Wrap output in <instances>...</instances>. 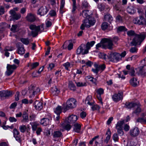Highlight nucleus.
<instances>
[{
	"label": "nucleus",
	"instance_id": "obj_1",
	"mask_svg": "<svg viewBox=\"0 0 146 146\" xmlns=\"http://www.w3.org/2000/svg\"><path fill=\"white\" fill-rule=\"evenodd\" d=\"M127 35L129 37H134L132 41L130 42L131 46H136L140 45L145 37V35L142 33H136L133 30H131L127 32Z\"/></svg>",
	"mask_w": 146,
	"mask_h": 146
},
{
	"label": "nucleus",
	"instance_id": "obj_2",
	"mask_svg": "<svg viewBox=\"0 0 146 146\" xmlns=\"http://www.w3.org/2000/svg\"><path fill=\"white\" fill-rule=\"evenodd\" d=\"M95 43L94 41H92L90 42H87L86 46L84 44H82L77 49V54H82L83 55L87 54L89 50L94 44Z\"/></svg>",
	"mask_w": 146,
	"mask_h": 146
},
{
	"label": "nucleus",
	"instance_id": "obj_3",
	"mask_svg": "<svg viewBox=\"0 0 146 146\" xmlns=\"http://www.w3.org/2000/svg\"><path fill=\"white\" fill-rule=\"evenodd\" d=\"M29 28L32 30L31 35L33 37L36 36L39 32L41 33L44 29L43 25L36 26L35 25L31 24L29 26Z\"/></svg>",
	"mask_w": 146,
	"mask_h": 146
},
{
	"label": "nucleus",
	"instance_id": "obj_4",
	"mask_svg": "<svg viewBox=\"0 0 146 146\" xmlns=\"http://www.w3.org/2000/svg\"><path fill=\"white\" fill-rule=\"evenodd\" d=\"M96 22L95 19L93 17H89L83 21V23L81 25L80 28L82 30L85 29V27L89 28L93 25Z\"/></svg>",
	"mask_w": 146,
	"mask_h": 146
},
{
	"label": "nucleus",
	"instance_id": "obj_5",
	"mask_svg": "<svg viewBox=\"0 0 146 146\" xmlns=\"http://www.w3.org/2000/svg\"><path fill=\"white\" fill-rule=\"evenodd\" d=\"M102 43V47L104 48H108L111 50L113 48V44L112 41L110 39L104 38L101 40Z\"/></svg>",
	"mask_w": 146,
	"mask_h": 146
},
{
	"label": "nucleus",
	"instance_id": "obj_6",
	"mask_svg": "<svg viewBox=\"0 0 146 146\" xmlns=\"http://www.w3.org/2000/svg\"><path fill=\"white\" fill-rule=\"evenodd\" d=\"M77 102L74 98L68 99L66 102V105L64 108V110H66L70 109L75 108L76 106Z\"/></svg>",
	"mask_w": 146,
	"mask_h": 146
},
{
	"label": "nucleus",
	"instance_id": "obj_7",
	"mask_svg": "<svg viewBox=\"0 0 146 146\" xmlns=\"http://www.w3.org/2000/svg\"><path fill=\"white\" fill-rule=\"evenodd\" d=\"M141 63L143 66L137 68L138 73L141 74L146 75V58L141 61Z\"/></svg>",
	"mask_w": 146,
	"mask_h": 146
},
{
	"label": "nucleus",
	"instance_id": "obj_8",
	"mask_svg": "<svg viewBox=\"0 0 146 146\" xmlns=\"http://www.w3.org/2000/svg\"><path fill=\"white\" fill-rule=\"evenodd\" d=\"M125 122L124 120L119 121L116 125L115 128L117 130V133L120 135L123 134L122 125Z\"/></svg>",
	"mask_w": 146,
	"mask_h": 146
},
{
	"label": "nucleus",
	"instance_id": "obj_9",
	"mask_svg": "<svg viewBox=\"0 0 146 146\" xmlns=\"http://www.w3.org/2000/svg\"><path fill=\"white\" fill-rule=\"evenodd\" d=\"M145 21V19L142 16L135 18L133 20V23L135 24L138 25H143L144 21Z\"/></svg>",
	"mask_w": 146,
	"mask_h": 146
},
{
	"label": "nucleus",
	"instance_id": "obj_10",
	"mask_svg": "<svg viewBox=\"0 0 146 146\" xmlns=\"http://www.w3.org/2000/svg\"><path fill=\"white\" fill-rule=\"evenodd\" d=\"M17 67V66L15 64H7V70L5 72L7 76L10 75L16 69Z\"/></svg>",
	"mask_w": 146,
	"mask_h": 146
},
{
	"label": "nucleus",
	"instance_id": "obj_11",
	"mask_svg": "<svg viewBox=\"0 0 146 146\" xmlns=\"http://www.w3.org/2000/svg\"><path fill=\"white\" fill-rule=\"evenodd\" d=\"M49 10L45 6H42L38 10L37 14L41 16L46 15L48 12Z\"/></svg>",
	"mask_w": 146,
	"mask_h": 146
},
{
	"label": "nucleus",
	"instance_id": "obj_12",
	"mask_svg": "<svg viewBox=\"0 0 146 146\" xmlns=\"http://www.w3.org/2000/svg\"><path fill=\"white\" fill-rule=\"evenodd\" d=\"M123 93L119 92L117 94H115L112 96V99L115 102H117L122 99Z\"/></svg>",
	"mask_w": 146,
	"mask_h": 146
},
{
	"label": "nucleus",
	"instance_id": "obj_13",
	"mask_svg": "<svg viewBox=\"0 0 146 146\" xmlns=\"http://www.w3.org/2000/svg\"><path fill=\"white\" fill-rule=\"evenodd\" d=\"M17 45L18 47L17 52L20 55H23L25 52V50L23 47V45L21 42H18Z\"/></svg>",
	"mask_w": 146,
	"mask_h": 146
},
{
	"label": "nucleus",
	"instance_id": "obj_14",
	"mask_svg": "<svg viewBox=\"0 0 146 146\" xmlns=\"http://www.w3.org/2000/svg\"><path fill=\"white\" fill-rule=\"evenodd\" d=\"M140 132L139 129L137 127H135L130 131V135L132 136H136L138 135Z\"/></svg>",
	"mask_w": 146,
	"mask_h": 146
},
{
	"label": "nucleus",
	"instance_id": "obj_15",
	"mask_svg": "<svg viewBox=\"0 0 146 146\" xmlns=\"http://www.w3.org/2000/svg\"><path fill=\"white\" fill-rule=\"evenodd\" d=\"M9 12L13 19L18 20L21 17L20 14H17L15 11L13 10H11Z\"/></svg>",
	"mask_w": 146,
	"mask_h": 146
},
{
	"label": "nucleus",
	"instance_id": "obj_16",
	"mask_svg": "<svg viewBox=\"0 0 146 146\" xmlns=\"http://www.w3.org/2000/svg\"><path fill=\"white\" fill-rule=\"evenodd\" d=\"M14 137L16 140L19 142L20 141V135L19 132L15 128L13 131Z\"/></svg>",
	"mask_w": 146,
	"mask_h": 146
},
{
	"label": "nucleus",
	"instance_id": "obj_17",
	"mask_svg": "<svg viewBox=\"0 0 146 146\" xmlns=\"http://www.w3.org/2000/svg\"><path fill=\"white\" fill-rule=\"evenodd\" d=\"M77 116L74 115H72L70 116L68 118V121L71 123H74L78 119Z\"/></svg>",
	"mask_w": 146,
	"mask_h": 146
},
{
	"label": "nucleus",
	"instance_id": "obj_18",
	"mask_svg": "<svg viewBox=\"0 0 146 146\" xmlns=\"http://www.w3.org/2000/svg\"><path fill=\"white\" fill-rule=\"evenodd\" d=\"M27 20L30 22H33L35 20V16L34 15L31 13L28 14L26 17Z\"/></svg>",
	"mask_w": 146,
	"mask_h": 146
},
{
	"label": "nucleus",
	"instance_id": "obj_19",
	"mask_svg": "<svg viewBox=\"0 0 146 146\" xmlns=\"http://www.w3.org/2000/svg\"><path fill=\"white\" fill-rule=\"evenodd\" d=\"M141 118H139L137 120V122H139L141 123H146V114L143 113L141 114Z\"/></svg>",
	"mask_w": 146,
	"mask_h": 146
},
{
	"label": "nucleus",
	"instance_id": "obj_20",
	"mask_svg": "<svg viewBox=\"0 0 146 146\" xmlns=\"http://www.w3.org/2000/svg\"><path fill=\"white\" fill-rule=\"evenodd\" d=\"M34 105L35 108L37 110H40L42 108V103L38 101H36L35 102Z\"/></svg>",
	"mask_w": 146,
	"mask_h": 146
},
{
	"label": "nucleus",
	"instance_id": "obj_21",
	"mask_svg": "<svg viewBox=\"0 0 146 146\" xmlns=\"http://www.w3.org/2000/svg\"><path fill=\"white\" fill-rule=\"evenodd\" d=\"M127 11L129 14L131 15H133L136 13V11L135 9L133 6H130L127 8Z\"/></svg>",
	"mask_w": 146,
	"mask_h": 146
},
{
	"label": "nucleus",
	"instance_id": "obj_22",
	"mask_svg": "<svg viewBox=\"0 0 146 146\" xmlns=\"http://www.w3.org/2000/svg\"><path fill=\"white\" fill-rule=\"evenodd\" d=\"M81 126L77 123H75L74 125V130L76 132L79 133L81 130Z\"/></svg>",
	"mask_w": 146,
	"mask_h": 146
},
{
	"label": "nucleus",
	"instance_id": "obj_23",
	"mask_svg": "<svg viewBox=\"0 0 146 146\" xmlns=\"http://www.w3.org/2000/svg\"><path fill=\"white\" fill-rule=\"evenodd\" d=\"M29 125H27V127L26 126L24 125H20L19 127V129L20 131L22 133H24L27 130V131L28 129H29Z\"/></svg>",
	"mask_w": 146,
	"mask_h": 146
},
{
	"label": "nucleus",
	"instance_id": "obj_24",
	"mask_svg": "<svg viewBox=\"0 0 146 146\" xmlns=\"http://www.w3.org/2000/svg\"><path fill=\"white\" fill-rule=\"evenodd\" d=\"M106 135V137L104 140V142H106V143H107L111 137V132L110 129L108 128V129Z\"/></svg>",
	"mask_w": 146,
	"mask_h": 146
},
{
	"label": "nucleus",
	"instance_id": "obj_25",
	"mask_svg": "<svg viewBox=\"0 0 146 146\" xmlns=\"http://www.w3.org/2000/svg\"><path fill=\"white\" fill-rule=\"evenodd\" d=\"M130 83L132 86L135 87L138 85L139 82L136 78H133L130 80Z\"/></svg>",
	"mask_w": 146,
	"mask_h": 146
},
{
	"label": "nucleus",
	"instance_id": "obj_26",
	"mask_svg": "<svg viewBox=\"0 0 146 146\" xmlns=\"http://www.w3.org/2000/svg\"><path fill=\"white\" fill-rule=\"evenodd\" d=\"M92 14L91 12H90L88 10L83 11L82 12V15L83 17L88 18L89 17H90Z\"/></svg>",
	"mask_w": 146,
	"mask_h": 146
},
{
	"label": "nucleus",
	"instance_id": "obj_27",
	"mask_svg": "<svg viewBox=\"0 0 146 146\" xmlns=\"http://www.w3.org/2000/svg\"><path fill=\"white\" fill-rule=\"evenodd\" d=\"M111 57L112 58L114 59H115L117 61H119L121 59L120 57V54L119 53H115L112 54L111 55Z\"/></svg>",
	"mask_w": 146,
	"mask_h": 146
},
{
	"label": "nucleus",
	"instance_id": "obj_28",
	"mask_svg": "<svg viewBox=\"0 0 146 146\" xmlns=\"http://www.w3.org/2000/svg\"><path fill=\"white\" fill-rule=\"evenodd\" d=\"M49 122V120L48 118H44L41 120L40 123L44 126H46L48 124Z\"/></svg>",
	"mask_w": 146,
	"mask_h": 146
},
{
	"label": "nucleus",
	"instance_id": "obj_29",
	"mask_svg": "<svg viewBox=\"0 0 146 146\" xmlns=\"http://www.w3.org/2000/svg\"><path fill=\"white\" fill-rule=\"evenodd\" d=\"M62 136L61 132L59 131H54L53 134V137L54 138H58L62 137Z\"/></svg>",
	"mask_w": 146,
	"mask_h": 146
},
{
	"label": "nucleus",
	"instance_id": "obj_30",
	"mask_svg": "<svg viewBox=\"0 0 146 146\" xmlns=\"http://www.w3.org/2000/svg\"><path fill=\"white\" fill-rule=\"evenodd\" d=\"M23 119L21 121L22 123L27 122L29 121L28 116L26 112H24L23 115Z\"/></svg>",
	"mask_w": 146,
	"mask_h": 146
},
{
	"label": "nucleus",
	"instance_id": "obj_31",
	"mask_svg": "<svg viewBox=\"0 0 146 146\" xmlns=\"http://www.w3.org/2000/svg\"><path fill=\"white\" fill-rule=\"evenodd\" d=\"M136 104L133 102H126L125 103L126 108H135Z\"/></svg>",
	"mask_w": 146,
	"mask_h": 146
},
{
	"label": "nucleus",
	"instance_id": "obj_32",
	"mask_svg": "<svg viewBox=\"0 0 146 146\" xmlns=\"http://www.w3.org/2000/svg\"><path fill=\"white\" fill-rule=\"evenodd\" d=\"M98 8L101 11L104 10L106 8L107 10L109 8L107 5L106 6L104 4L100 3L98 5Z\"/></svg>",
	"mask_w": 146,
	"mask_h": 146
},
{
	"label": "nucleus",
	"instance_id": "obj_33",
	"mask_svg": "<svg viewBox=\"0 0 146 146\" xmlns=\"http://www.w3.org/2000/svg\"><path fill=\"white\" fill-rule=\"evenodd\" d=\"M104 17L105 20L110 23H111L113 20L112 17L109 14L105 15Z\"/></svg>",
	"mask_w": 146,
	"mask_h": 146
},
{
	"label": "nucleus",
	"instance_id": "obj_34",
	"mask_svg": "<svg viewBox=\"0 0 146 146\" xmlns=\"http://www.w3.org/2000/svg\"><path fill=\"white\" fill-rule=\"evenodd\" d=\"M60 127L67 131L69 130L71 127V126L70 124H67L65 125L63 123L61 124L60 125Z\"/></svg>",
	"mask_w": 146,
	"mask_h": 146
},
{
	"label": "nucleus",
	"instance_id": "obj_35",
	"mask_svg": "<svg viewBox=\"0 0 146 146\" xmlns=\"http://www.w3.org/2000/svg\"><path fill=\"white\" fill-rule=\"evenodd\" d=\"M135 108L136 109V110L133 111L134 113L137 114L141 112V109L140 108V105L136 104Z\"/></svg>",
	"mask_w": 146,
	"mask_h": 146
},
{
	"label": "nucleus",
	"instance_id": "obj_36",
	"mask_svg": "<svg viewBox=\"0 0 146 146\" xmlns=\"http://www.w3.org/2000/svg\"><path fill=\"white\" fill-rule=\"evenodd\" d=\"M39 65V63L38 62H35L33 63H29L28 64V66L30 67L31 69H33L35 68Z\"/></svg>",
	"mask_w": 146,
	"mask_h": 146
},
{
	"label": "nucleus",
	"instance_id": "obj_37",
	"mask_svg": "<svg viewBox=\"0 0 146 146\" xmlns=\"http://www.w3.org/2000/svg\"><path fill=\"white\" fill-rule=\"evenodd\" d=\"M92 98V97L91 96H88L85 100V103L90 106L92 105L93 104L90 102Z\"/></svg>",
	"mask_w": 146,
	"mask_h": 146
},
{
	"label": "nucleus",
	"instance_id": "obj_38",
	"mask_svg": "<svg viewBox=\"0 0 146 146\" xmlns=\"http://www.w3.org/2000/svg\"><path fill=\"white\" fill-rule=\"evenodd\" d=\"M51 90L53 95H56L59 92V90L55 87L52 88Z\"/></svg>",
	"mask_w": 146,
	"mask_h": 146
},
{
	"label": "nucleus",
	"instance_id": "obj_39",
	"mask_svg": "<svg viewBox=\"0 0 146 146\" xmlns=\"http://www.w3.org/2000/svg\"><path fill=\"white\" fill-rule=\"evenodd\" d=\"M69 88L70 89L73 91H75L76 90V86L72 82H70L68 84Z\"/></svg>",
	"mask_w": 146,
	"mask_h": 146
},
{
	"label": "nucleus",
	"instance_id": "obj_40",
	"mask_svg": "<svg viewBox=\"0 0 146 146\" xmlns=\"http://www.w3.org/2000/svg\"><path fill=\"white\" fill-rule=\"evenodd\" d=\"M31 125L32 130L33 131H35L37 129V127L39 125V124L35 122L32 123Z\"/></svg>",
	"mask_w": 146,
	"mask_h": 146
},
{
	"label": "nucleus",
	"instance_id": "obj_41",
	"mask_svg": "<svg viewBox=\"0 0 146 146\" xmlns=\"http://www.w3.org/2000/svg\"><path fill=\"white\" fill-rule=\"evenodd\" d=\"M99 57L101 58L106 60L109 58L108 56L104 53H100L99 54Z\"/></svg>",
	"mask_w": 146,
	"mask_h": 146
},
{
	"label": "nucleus",
	"instance_id": "obj_42",
	"mask_svg": "<svg viewBox=\"0 0 146 146\" xmlns=\"http://www.w3.org/2000/svg\"><path fill=\"white\" fill-rule=\"evenodd\" d=\"M29 92L30 94L29 97L30 98L33 97L36 94L35 92V90H33V88L32 87L30 89Z\"/></svg>",
	"mask_w": 146,
	"mask_h": 146
},
{
	"label": "nucleus",
	"instance_id": "obj_43",
	"mask_svg": "<svg viewBox=\"0 0 146 146\" xmlns=\"http://www.w3.org/2000/svg\"><path fill=\"white\" fill-rule=\"evenodd\" d=\"M127 30V29L123 26H120L117 29V31L118 32L123 31H126Z\"/></svg>",
	"mask_w": 146,
	"mask_h": 146
},
{
	"label": "nucleus",
	"instance_id": "obj_44",
	"mask_svg": "<svg viewBox=\"0 0 146 146\" xmlns=\"http://www.w3.org/2000/svg\"><path fill=\"white\" fill-rule=\"evenodd\" d=\"M62 107L60 106H58L54 110V111L56 114H60L62 112Z\"/></svg>",
	"mask_w": 146,
	"mask_h": 146
},
{
	"label": "nucleus",
	"instance_id": "obj_45",
	"mask_svg": "<svg viewBox=\"0 0 146 146\" xmlns=\"http://www.w3.org/2000/svg\"><path fill=\"white\" fill-rule=\"evenodd\" d=\"M95 68H92V71L94 73L97 74L100 70V68L97 64H95Z\"/></svg>",
	"mask_w": 146,
	"mask_h": 146
},
{
	"label": "nucleus",
	"instance_id": "obj_46",
	"mask_svg": "<svg viewBox=\"0 0 146 146\" xmlns=\"http://www.w3.org/2000/svg\"><path fill=\"white\" fill-rule=\"evenodd\" d=\"M129 74L132 76H134L135 75V71L134 68H131L130 70H129Z\"/></svg>",
	"mask_w": 146,
	"mask_h": 146
},
{
	"label": "nucleus",
	"instance_id": "obj_47",
	"mask_svg": "<svg viewBox=\"0 0 146 146\" xmlns=\"http://www.w3.org/2000/svg\"><path fill=\"white\" fill-rule=\"evenodd\" d=\"M20 40L21 41L25 44L27 45L29 43V40L28 38H22Z\"/></svg>",
	"mask_w": 146,
	"mask_h": 146
},
{
	"label": "nucleus",
	"instance_id": "obj_48",
	"mask_svg": "<svg viewBox=\"0 0 146 146\" xmlns=\"http://www.w3.org/2000/svg\"><path fill=\"white\" fill-rule=\"evenodd\" d=\"M108 24L107 23L104 22L101 25V28L102 30H104L108 27Z\"/></svg>",
	"mask_w": 146,
	"mask_h": 146
},
{
	"label": "nucleus",
	"instance_id": "obj_49",
	"mask_svg": "<svg viewBox=\"0 0 146 146\" xmlns=\"http://www.w3.org/2000/svg\"><path fill=\"white\" fill-rule=\"evenodd\" d=\"M76 84L78 87H82L86 86V83L85 82H76Z\"/></svg>",
	"mask_w": 146,
	"mask_h": 146
},
{
	"label": "nucleus",
	"instance_id": "obj_50",
	"mask_svg": "<svg viewBox=\"0 0 146 146\" xmlns=\"http://www.w3.org/2000/svg\"><path fill=\"white\" fill-rule=\"evenodd\" d=\"M112 138L115 142L119 140V137L117 134L116 133H115L113 134Z\"/></svg>",
	"mask_w": 146,
	"mask_h": 146
},
{
	"label": "nucleus",
	"instance_id": "obj_51",
	"mask_svg": "<svg viewBox=\"0 0 146 146\" xmlns=\"http://www.w3.org/2000/svg\"><path fill=\"white\" fill-rule=\"evenodd\" d=\"M17 26L16 25H12L11 28V31L14 33L16 32L17 31Z\"/></svg>",
	"mask_w": 146,
	"mask_h": 146
},
{
	"label": "nucleus",
	"instance_id": "obj_52",
	"mask_svg": "<svg viewBox=\"0 0 146 146\" xmlns=\"http://www.w3.org/2000/svg\"><path fill=\"white\" fill-rule=\"evenodd\" d=\"M91 108L93 111H95V110L99 111V109L100 108V107L96 105H94V106H92Z\"/></svg>",
	"mask_w": 146,
	"mask_h": 146
},
{
	"label": "nucleus",
	"instance_id": "obj_53",
	"mask_svg": "<svg viewBox=\"0 0 146 146\" xmlns=\"http://www.w3.org/2000/svg\"><path fill=\"white\" fill-rule=\"evenodd\" d=\"M113 8L114 9L117 11H121V9L118 4H116L114 6Z\"/></svg>",
	"mask_w": 146,
	"mask_h": 146
},
{
	"label": "nucleus",
	"instance_id": "obj_54",
	"mask_svg": "<svg viewBox=\"0 0 146 146\" xmlns=\"http://www.w3.org/2000/svg\"><path fill=\"white\" fill-rule=\"evenodd\" d=\"M116 21L119 22H122V17L119 15H117L116 18Z\"/></svg>",
	"mask_w": 146,
	"mask_h": 146
},
{
	"label": "nucleus",
	"instance_id": "obj_55",
	"mask_svg": "<svg viewBox=\"0 0 146 146\" xmlns=\"http://www.w3.org/2000/svg\"><path fill=\"white\" fill-rule=\"evenodd\" d=\"M63 66L65 67V69L68 70L70 66V64L69 62H68L64 63L63 64Z\"/></svg>",
	"mask_w": 146,
	"mask_h": 146
},
{
	"label": "nucleus",
	"instance_id": "obj_56",
	"mask_svg": "<svg viewBox=\"0 0 146 146\" xmlns=\"http://www.w3.org/2000/svg\"><path fill=\"white\" fill-rule=\"evenodd\" d=\"M88 78L92 82L95 83H96L97 81V79L96 78H94L93 77H91L90 76H88Z\"/></svg>",
	"mask_w": 146,
	"mask_h": 146
},
{
	"label": "nucleus",
	"instance_id": "obj_57",
	"mask_svg": "<svg viewBox=\"0 0 146 146\" xmlns=\"http://www.w3.org/2000/svg\"><path fill=\"white\" fill-rule=\"evenodd\" d=\"M55 66V65L53 63H50L48 65V70H51Z\"/></svg>",
	"mask_w": 146,
	"mask_h": 146
},
{
	"label": "nucleus",
	"instance_id": "obj_58",
	"mask_svg": "<svg viewBox=\"0 0 146 146\" xmlns=\"http://www.w3.org/2000/svg\"><path fill=\"white\" fill-rule=\"evenodd\" d=\"M137 51V49L135 47H131L130 50L131 52L134 53L136 52Z\"/></svg>",
	"mask_w": 146,
	"mask_h": 146
},
{
	"label": "nucleus",
	"instance_id": "obj_59",
	"mask_svg": "<svg viewBox=\"0 0 146 146\" xmlns=\"http://www.w3.org/2000/svg\"><path fill=\"white\" fill-rule=\"evenodd\" d=\"M4 92L5 93V97H8L11 95V93L9 91H4Z\"/></svg>",
	"mask_w": 146,
	"mask_h": 146
},
{
	"label": "nucleus",
	"instance_id": "obj_60",
	"mask_svg": "<svg viewBox=\"0 0 146 146\" xmlns=\"http://www.w3.org/2000/svg\"><path fill=\"white\" fill-rule=\"evenodd\" d=\"M32 87L33 88V90H35V92L36 94H37L40 92V89L38 87H36L34 86H32Z\"/></svg>",
	"mask_w": 146,
	"mask_h": 146
},
{
	"label": "nucleus",
	"instance_id": "obj_61",
	"mask_svg": "<svg viewBox=\"0 0 146 146\" xmlns=\"http://www.w3.org/2000/svg\"><path fill=\"white\" fill-rule=\"evenodd\" d=\"M4 49L8 51H12L14 49V48L13 47L11 46H6L5 48Z\"/></svg>",
	"mask_w": 146,
	"mask_h": 146
},
{
	"label": "nucleus",
	"instance_id": "obj_62",
	"mask_svg": "<svg viewBox=\"0 0 146 146\" xmlns=\"http://www.w3.org/2000/svg\"><path fill=\"white\" fill-rule=\"evenodd\" d=\"M99 137V136L97 135L93 138L90 141L89 143V144L90 145H92L93 141H95L97 138H98Z\"/></svg>",
	"mask_w": 146,
	"mask_h": 146
},
{
	"label": "nucleus",
	"instance_id": "obj_63",
	"mask_svg": "<svg viewBox=\"0 0 146 146\" xmlns=\"http://www.w3.org/2000/svg\"><path fill=\"white\" fill-rule=\"evenodd\" d=\"M46 24L47 27H49L52 25V23L48 20H46Z\"/></svg>",
	"mask_w": 146,
	"mask_h": 146
},
{
	"label": "nucleus",
	"instance_id": "obj_64",
	"mask_svg": "<svg viewBox=\"0 0 146 146\" xmlns=\"http://www.w3.org/2000/svg\"><path fill=\"white\" fill-rule=\"evenodd\" d=\"M9 120L11 122H15L17 121V119L14 117H9Z\"/></svg>",
	"mask_w": 146,
	"mask_h": 146
}]
</instances>
